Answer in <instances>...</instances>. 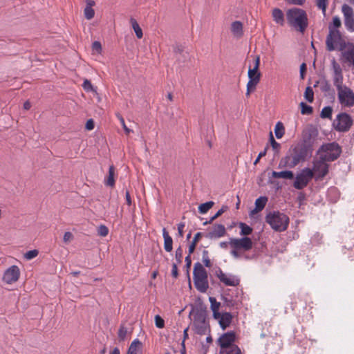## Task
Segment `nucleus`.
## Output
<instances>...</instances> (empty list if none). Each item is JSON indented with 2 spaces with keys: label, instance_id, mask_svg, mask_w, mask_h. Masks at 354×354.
Listing matches in <instances>:
<instances>
[{
  "label": "nucleus",
  "instance_id": "f257e3e1",
  "mask_svg": "<svg viewBox=\"0 0 354 354\" xmlns=\"http://www.w3.org/2000/svg\"><path fill=\"white\" fill-rule=\"evenodd\" d=\"M313 150L307 146L297 142L292 145L286 155L280 160L279 167L294 168L299 163L306 162L312 156Z\"/></svg>",
  "mask_w": 354,
  "mask_h": 354
},
{
  "label": "nucleus",
  "instance_id": "f03ea898",
  "mask_svg": "<svg viewBox=\"0 0 354 354\" xmlns=\"http://www.w3.org/2000/svg\"><path fill=\"white\" fill-rule=\"evenodd\" d=\"M286 19L289 25L301 32H304L308 27V17L305 10L292 8L286 12Z\"/></svg>",
  "mask_w": 354,
  "mask_h": 354
},
{
  "label": "nucleus",
  "instance_id": "7ed1b4c3",
  "mask_svg": "<svg viewBox=\"0 0 354 354\" xmlns=\"http://www.w3.org/2000/svg\"><path fill=\"white\" fill-rule=\"evenodd\" d=\"M348 43L339 30H330L326 38V48L329 52L334 50L342 52L346 48Z\"/></svg>",
  "mask_w": 354,
  "mask_h": 354
},
{
  "label": "nucleus",
  "instance_id": "20e7f679",
  "mask_svg": "<svg viewBox=\"0 0 354 354\" xmlns=\"http://www.w3.org/2000/svg\"><path fill=\"white\" fill-rule=\"evenodd\" d=\"M266 221L274 231L283 232L288 227L289 217L284 213L273 211L266 215Z\"/></svg>",
  "mask_w": 354,
  "mask_h": 354
},
{
  "label": "nucleus",
  "instance_id": "39448f33",
  "mask_svg": "<svg viewBox=\"0 0 354 354\" xmlns=\"http://www.w3.org/2000/svg\"><path fill=\"white\" fill-rule=\"evenodd\" d=\"M193 279L196 288L202 293L206 292L209 288L207 272L199 262L194 264Z\"/></svg>",
  "mask_w": 354,
  "mask_h": 354
},
{
  "label": "nucleus",
  "instance_id": "423d86ee",
  "mask_svg": "<svg viewBox=\"0 0 354 354\" xmlns=\"http://www.w3.org/2000/svg\"><path fill=\"white\" fill-rule=\"evenodd\" d=\"M342 148L336 142L324 143L320 146L317 154L324 158L328 162H333L338 159L342 153Z\"/></svg>",
  "mask_w": 354,
  "mask_h": 354
},
{
  "label": "nucleus",
  "instance_id": "0eeeda50",
  "mask_svg": "<svg viewBox=\"0 0 354 354\" xmlns=\"http://www.w3.org/2000/svg\"><path fill=\"white\" fill-rule=\"evenodd\" d=\"M229 244L232 248L231 255L234 258H239L241 251L246 252L252 248L253 243L250 238L243 236L240 239H230Z\"/></svg>",
  "mask_w": 354,
  "mask_h": 354
},
{
  "label": "nucleus",
  "instance_id": "6e6552de",
  "mask_svg": "<svg viewBox=\"0 0 354 354\" xmlns=\"http://www.w3.org/2000/svg\"><path fill=\"white\" fill-rule=\"evenodd\" d=\"M327 162L328 161L321 156L313 161V168L310 169L313 171V176L315 175L316 180H322L328 174L329 165Z\"/></svg>",
  "mask_w": 354,
  "mask_h": 354
},
{
  "label": "nucleus",
  "instance_id": "1a4fd4ad",
  "mask_svg": "<svg viewBox=\"0 0 354 354\" xmlns=\"http://www.w3.org/2000/svg\"><path fill=\"white\" fill-rule=\"evenodd\" d=\"M353 120L346 113H339L333 122V128L338 132H347L353 125Z\"/></svg>",
  "mask_w": 354,
  "mask_h": 354
},
{
  "label": "nucleus",
  "instance_id": "9d476101",
  "mask_svg": "<svg viewBox=\"0 0 354 354\" xmlns=\"http://www.w3.org/2000/svg\"><path fill=\"white\" fill-rule=\"evenodd\" d=\"M313 178V171L308 167H305L297 174L293 186L297 189H302L308 185Z\"/></svg>",
  "mask_w": 354,
  "mask_h": 354
},
{
  "label": "nucleus",
  "instance_id": "9b49d317",
  "mask_svg": "<svg viewBox=\"0 0 354 354\" xmlns=\"http://www.w3.org/2000/svg\"><path fill=\"white\" fill-rule=\"evenodd\" d=\"M339 102L346 107L354 106V92L348 86H344L337 91Z\"/></svg>",
  "mask_w": 354,
  "mask_h": 354
},
{
  "label": "nucleus",
  "instance_id": "f8f14e48",
  "mask_svg": "<svg viewBox=\"0 0 354 354\" xmlns=\"http://www.w3.org/2000/svg\"><path fill=\"white\" fill-rule=\"evenodd\" d=\"M318 136V131L316 128L310 126L303 131L302 139L299 142L307 146L312 150H314V143Z\"/></svg>",
  "mask_w": 354,
  "mask_h": 354
},
{
  "label": "nucleus",
  "instance_id": "ddd939ff",
  "mask_svg": "<svg viewBox=\"0 0 354 354\" xmlns=\"http://www.w3.org/2000/svg\"><path fill=\"white\" fill-rule=\"evenodd\" d=\"M331 66L333 72V84L336 87L337 91L340 90L346 85L343 84L344 76L342 68L340 65L336 62L335 58L331 60Z\"/></svg>",
  "mask_w": 354,
  "mask_h": 354
},
{
  "label": "nucleus",
  "instance_id": "4468645a",
  "mask_svg": "<svg viewBox=\"0 0 354 354\" xmlns=\"http://www.w3.org/2000/svg\"><path fill=\"white\" fill-rule=\"evenodd\" d=\"M236 340V333L234 331H229L223 333L217 339V344L220 347V351L231 348L234 344Z\"/></svg>",
  "mask_w": 354,
  "mask_h": 354
},
{
  "label": "nucleus",
  "instance_id": "2eb2a0df",
  "mask_svg": "<svg viewBox=\"0 0 354 354\" xmlns=\"http://www.w3.org/2000/svg\"><path fill=\"white\" fill-rule=\"evenodd\" d=\"M342 12L344 17V25L346 29L350 32H354V12L353 8L344 4L342 7Z\"/></svg>",
  "mask_w": 354,
  "mask_h": 354
},
{
  "label": "nucleus",
  "instance_id": "dca6fc26",
  "mask_svg": "<svg viewBox=\"0 0 354 354\" xmlns=\"http://www.w3.org/2000/svg\"><path fill=\"white\" fill-rule=\"evenodd\" d=\"M216 276L219 279L220 281L223 283L225 286H236L240 282L239 279L236 276L225 274L220 268L216 271Z\"/></svg>",
  "mask_w": 354,
  "mask_h": 354
},
{
  "label": "nucleus",
  "instance_id": "f3484780",
  "mask_svg": "<svg viewBox=\"0 0 354 354\" xmlns=\"http://www.w3.org/2000/svg\"><path fill=\"white\" fill-rule=\"evenodd\" d=\"M20 276V270L18 266H12L8 268L4 272L3 280L7 284H12L16 282Z\"/></svg>",
  "mask_w": 354,
  "mask_h": 354
},
{
  "label": "nucleus",
  "instance_id": "a211bd4d",
  "mask_svg": "<svg viewBox=\"0 0 354 354\" xmlns=\"http://www.w3.org/2000/svg\"><path fill=\"white\" fill-rule=\"evenodd\" d=\"M341 60L354 68V44L348 43L345 50L341 52Z\"/></svg>",
  "mask_w": 354,
  "mask_h": 354
},
{
  "label": "nucleus",
  "instance_id": "6ab92c4d",
  "mask_svg": "<svg viewBox=\"0 0 354 354\" xmlns=\"http://www.w3.org/2000/svg\"><path fill=\"white\" fill-rule=\"evenodd\" d=\"M226 234V229L222 224H214L211 231L205 234V237L210 239H216L223 237Z\"/></svg>",
  "mask_w": 354,
  "mask_h": 354
},
{
  "label": "nucleus",
  "instance_id": "aec40b11",
  "mask_svg": "<svg viewBox=\"0 0 354 354\" xmlns=\"http://www.w3.org/2000/svg\"><path fill=\"white\" fill-rule=\"evenodd\" d=\"M195 333L203 335L210 333V327L207 322L194 324Z\"/></svg>",
  "mask_w": 354,
  "mask_h": 354
},
{
  "label": "nucleus",
  "instance_id": "412c9836",
  "mask_svg": "<svg viewBox=\"0 0 354 354\" xmlns=\"http://www.w3.org/2000/svg\"><path fill=\"white\" fill-rule=\"evenodd\" d=\"M233 315L229 312H225L221 320H219L220 327L224 330L230 326L233 319Z\"/></svg>",
  "mask_w": 354,
  "mask_h": 354
},
{
  "label": "nucleus",
  "instance_id": "4be33fe9",
  "mask_svg": "<svg viewBox=\"0 0 354 354\" xmlns=\"http://www.w3.org/2000/svg\"><path fill=\"white\" fill-rule=\"evenodd\" d=\"M162 236L164 239V249L166 252H171L173 250V239L169 236L165 228L162 229Z\"/></svg>",
  "mask_w": 354,
  "mask_h": 354
},
{
  "label": "nucleus",
  "instance_id": "5701e85b",
  "mask_svg": "<svg viewBox=\"0 0 354 354\" xmlns=\"http://www.w3.org/2000/svg\"><path fill=\"white\" fill-rule=\"evenodd\" d=\"M273 20L279 25L283 26L285 24L284 14L279 8H274L272 10Z\"/></svg>",
  "mask_w": 354,
  "mask_h": 354
},
{
  "label": "nucleus",
  "instance_id": "b1692460",
  "mask_svg": "<svg viewBox=\"0 0 354 354\" xmlns=\"http://www.w3.org/2000/svg\"><path fill=\"white\" fill-rule=\"evenodd\" d=\"M272 176L275 178H283L292 180L294 178V174L292 171L286 170L281 171H273L272 172Z\"/></svg>",
  "mask_w": 354,
  "mask_h": 354
},
{
  "label": "nucleus",
  "instance_id": "393cba45",
  "mask_svg": "<svg viewBox=\"0 0 354 354\" xmlns=\"http://www.w3.org/2000/svg\"><path fill=\"white\" fill-rule=\"evenodd\" d=\"M104 184L111 187L115 185V167L113 165H111L109 168V175L104 180Z\"/></svg>",
  "mask_w": 354,
  "mask_h": 354
},
{
  "label": "nucleus",
  "instance_id": "a878e982",
  "mask_svg": "<svg viewBox=\"0 0 354 354\" xmlns=\"http://www.w3.org/2000/svg\"><path fill=\"white\" fill-rule=\"evenodd\" d=\"M231 30L237 37L243 35V24L239 21H235L232 24Z\"/></svg>",
  "mask_w": 354,
  "mask_h": 354
},
{
  "label": "nucleus",
  "instance_id": "bb28decb",
  "mask_svg": "<svg viewBox=\"0 0 354 354\" xmlns=\"http://www.w3.org/2000/svg\"><path fill=\"white\" fill-rule=\"evenodd\" d=\"M206 322V311L203 309L197 310L194 315V324Z\"/></svg>",
  "mask_w": 354,
  "mask_h": 354
},
{
  "label": "nucleus",
  "instance_id": "cd10ccee",
  "mask_svg": "<svg viewBox=\"0 0 354 354\" xmlns=\"http://www.w3.org/2000/svg\"><path fill=\"white\" fill-rule=\"evenodd\" d=\"M268 201L266 196H261L258 198L255 201V209L254 210L258 212L261 211L266 206Z\"/></svg>",
  "mask_w": 354,
  "mask_h": 354
},
{
  "label": "nucleus",
  "instance_id": "c85d7f7f",
  "mask_svg": "<svg viewBox=\"0 0 354 354\" xmlns=\"http://www.w3.org/2000/svg\"><path fill=\"white\" fill-rule=\"evenodd\" d=\"M203 234L202 232H197L192 241L191 242L190 245H189V254H192L195 249H196V245L198 243V242L200 241L201 238L203 236Z\"/></svg>",
  "mask_w": 354,
  "mask_h": 354
},
{
  "label": "nucleus",
  "instance_id": "c756f323",
  "mask_svg": "<svg viewBox=\"0 0 354 354\" xmlns=\"http://www.w3.org/2000/svg\"><path fill=\"white\" fill-rule=\"evenodd\" d=\"M260 80H257V79L250 78L247 84V91L246 95L249 96L251 92L254 91L256 89V86Z\"/></svg>",
  "mask_w": 354,
  "mask_h": 354
},
{
  "label": "nucleus",
  "instance_id": "7c9ffc66",
  "mask_svg": "<svg viewBox=\"0 0 354 354\" xmlns=\"http://www.w3.org/2000/svg\"><path fill=\"white\" fill-rule=\"evenodd\" d=\"M129 333L128 329L124 326V324H121L118 332V337L120 342H123L126 339L127 335Z\"/></svg>",
  "mask_w": 354,
  "mask_h": 354
},
{
  "label": "nucleus",
  "instance_id": "2f4dec72",
  "mask_svg": "<svg viewBox=\"0 0 354 354\" xmlns=\"http://www.w3.org/2000/svg\"><path fill=\"white\" fill-rule=\"evenodd\" d=\"M132 28L136 35V37L139 39H141L143 36L142 30L140 27L139 24L136 21V20L133 18H131L130 19Z\"/></svg>",
  "mask_w": 354,
  "mask_h": 354
},
{
  "label": "nucleus",
  "instance_id": "473e14b6",
  "mask_svg": "<svg viewBox=\"0 0 354 354\" xmlns=\"http://www.w3.org/2000/svg\"><path fill=\"white\" fill-rule=\"evenodd\" d=\"M239 227L241 228L240 234L241 236H248L252 234V228L244 223H239Z\"/></svg>",
  "mask_w": 354,
  "mask_h": 354
},
{
  "label": "nucleus",
  "instance_id": "72a5a7b5",
  "mask_svg": "<svg viewBox=\"0 0 354 354\" xmlns=\"http://www.w3.org/2000/svg\"><path fill=\"white\" fill-rule=\"evenodd\" d=\"M214 205L213 201H208L205 203L201 204L198 206V212L201 214L207 213Z\"/></svg>",
  "mask_w": 354,
  "mask_h": 354
},
{
  "label": "nucleus",
  "instance_id": "f704fd0d",
  "mask_svg": "<svg viewBox=\"0 0 354 354\" xmlns=\"http://www.w3.org/2000/svg\"><path fill=\"white\" fill-rule=\"evenodd\" d=\"M274 133L277 138L280 139L283 137L285 129L283 124L281 122H278L275 125Z\"/></svg>",
  "mask_w": 354,
  "mask_h": 354
},
{
  "label": "nucleus",
  "instance_id": "c9c22d12",
  "mask_svg": "<svg viewBox=\"0 0 354 354\" xmlns=\"http://www.w3.org/2000/svg\"><path fill=\"white\" fill-rule=\"evenodd\" d=\"M341 26L342 22L339 17L337 16L333 17L332 24L328 26V31H330V30H339L338 28L341 27Z\"/></svg>",
  "mask_w": 354,
  "mask_h": 354
},
{
  "label": "nucleus",
  "instance_id": "e433bc0d",
  "mask_svg": "<svg viewBox=\"0 0 354 354\" xmlns=\"http://www.w3.org/2000/svg\"><path fill=\"white\" fill-rule=\"evenodd\" d=\"M320 90L325 93H334V91L331 88V85L329 82L326 80H324L321 82Z\"/></svg>",
  "mask_w": 354,
  "mask_h": 354
},
{
  "label": "nucleus",
  "instance_id": "4c0bfd02",
  "mask_svg": "<svg viewBox=\"0 0 354 354\" xmlns=\"http://www.w3.org/2000/svg\"><path fill=\"white\" fill-rule=\"evenodd\" d=\"M332 113H333V109L332 107L328 106H325L322 109V111H321V113H320V117L322 118H328V119H330L331 120L332 118Z\"/></svg>",
  "mask_w": 354,
  "mask_h": 354
},
{
  "label": "nucleus",
  "instance_id": "58836bf2",
  "mask_svg": "<svg viewBox=\"0 0 354 354\" xmlns=\"http://www.w3.org/2000/svg\"><path fill=\"white\" fill-rule=\"evenodd\" d=\"M299 106L301 107V113L303 115H310L313 111V107L304 102H301Z\"/></svg>",
  "mask_w": 354,
  "mask_h": 354
},
{
  "label": "nucleus",
  "instance_id": "ea45409f",
  "mask_svg": "<svg viewBox=\"0 0 354 354\" xmlns=\"http://www.w3.org/2000/svg\"><path fill=\"white\" fill-rule=\"evenodd\" d=\"M304 97L308 102H313L314 100V92L310 86H307L304 92Z\"/></svg>",
  "mask_w": 354,
  "mask_h": 354
},
{
  "label": "nucleus",
  "instance_id": "a19ab883",
  "mask_svg": "<svg viewBox=\"0 0 354 354\" xmlns=\"http://www.w3.org/2000/svg\"><path fill=\"white\" fill-rule=\"evenodd\" d=\"M220 354H241V351L238 346H233L231 348L219 352Z\"/></svg>",
  "mask_w": 354,
  "mask_h": 354
},
{
  "label": "nucleus",
  "instance_id": "79ce46f5",
  "mask_svg": "<svg viewBox=\"0 0 354 354\" xmlns=\"http://www.w3.org/2000/svg\"><path fill=\"white\" fill-rule=\"evenodd\" d=\"M269 140L272 149L274 150L276 153H278L281 148V145L274 140L272 132H270Z\"/></svg>",
  "mask_w": 354,
  "mask_h": 354
},
{
  "label": "nucleus",
  "instance_id": "37998d69",
  "mask_svg": "<svg viewBox=\"0 0 354 354\" xmlns=\"http://www.w3.org/2000/svg\"><path fill=\"white\" fill-rule=\"evenodd\" d=\"M174 53L176 54V56L178 57V55H182L183 57H185V58H189V55L187 52H185L183 47L181 46H176L174 48Z\"/></svg>",
  "mask_w": 354,
  "mask_h": 354
},
{
  "label": "nucleus",
  "instance_id": "c03bdc74",
  "mask_svg": "<svg viewBox=\"0 0 354 354\" xmlns=\"http://www.w3.org/2000/svg\"><path fill=\"white\" fill-rule=\"evenodd\" d=\"M202 259L204 265L207 268H210L212 266V263L210 262V259L209 258V252L207 250H204L202 253Z\"/></svg>",
  "mask_w": 354,
  "mask_h": 354
},
{
  "label": "nucleus",
  "instance_id": "a18cd8bd",
  "mask_svg": "<svg viewBox=\"0 0 354 354\" xmlns=\"http://www.w3.org/2000/svg\"><path fill=\"white\" fill-rule=\"evenodd\" d=\"M97 235L104 237L109 234V228L104 225H100L97 229Z\"/></svg>",
  "mask_w": 354,
  "mask_h": 354
},
{
  "label": "nucleus",
  "instance_id": "49530a36",
  "mask_svg": "<svg viewBox=\"0 0 354 354\" xmlns=\"http://www.w3.org/2000/svg\"><path fill=\"white\" fill-rule=\"evenodd\" d=\"M255 78L257 79V80H260L261 79V73L259 72V70L254 71V68H251V67H249L248 70V78Z\"/></svg>",
  "mask_w": 354,
  "mask_h": 354
},
{
  "label": "nucleus",
  "instance_id": "de8ad7c7",
  "mask_svg": "<svg viewBox=\"0 0 354 354\" xmlns=\"http://www.w3.org/2000/svg\"><path fill=\"white\" fill-rule=\"evenodd\" d=\"M95 15L94 10L90 6H86L84 8V16L86 19H91Z\"/></svg>",
  "mask_w": 354,
  "mask_h": 354
},
{
  "label": "nucleus",
  "instance_id": "09e8293b",
  "mask_svg": "<svg viewBox=\"0 0 354 354\" xmlns=\"http://www.w3.org/2000/svg\"><path fill=\"white\" fill-rule=\"evenodd\" d=\"M222 299H223V306L230 308L233 307L235 304L234 300L232 298L222 297Z\"/></svg>",
  "mask_w": 354,
  "mask_h": 354
},
{
  "label": "nucleus",
  "instance_id": "8fccbe9b",
  "mask_svg": "<svg viewBox=\"0 0 354 354\" xmlns=\"http://www.w3.org/2000/svg\"><path fill=\"white\" fill-rule=\"evenodd\" d=\"M183 249L180 246H179L176 250V253H175V259H176V263L178 264H180L182 263V259H183Z\"/></svg>",
  "mask_w": 354,
  "mask_h": 354
},
{
  "label": "nucleus",
  "instance_id": "3c124183",
  "mask_svg": "<svg viewBox=\"0 0 354 354\" xmlns=\"http://www.w3.org/2000/svg\"><path fill=\"white\" fill-rule=\"evenodd\" d=\"M328 4V0H317V6L322 9L323 13L325 15L326 7Z\"/></svg>",
  "mask_w": 354,
  "mask_h": 354
},
{
  "label": "nucleus",
  "instance_id": "603ef678",
  "mask_svg": "<svg viewBox=\"0 0 354 354\" xmlns=\"http://www.w3.org/2000/svg\"><path fill=\"white\" fill-rule=\"evenodd\" d=\"M155 324L158 328H162L165 327L164 319L158 315L155 316Z\"/></svg>",
  "mask_w": 354,
  "mask_h": 354
},
{
  "label": "nucleus",
  "instance_id": "864d4df0",
  "mask_svg": "<svg viewBox=\"0 0 354 354\" xmlns=\"http://www.w3.org/2000/svg\"><path fill=\"white\" fill-rule=\"evenodd\" d=\"M209 302L211 304V309L212 310H214L216 309H219V307L221 306L220 302H217L216 299L214 297H210L209 298Z\"/></svg>",
  "mask_w": 354,
  "mask_h": 354
},
{
  "label": "nucleus",
  "instance_id": "5fc2aeb1",
  "mask_svg": "<svg viewBox=\"0 0 354 354\" xmlns=\"http://www.w3.org/2000/svg\"><path fill=\"white\" fill-rule=\"evenodd\" d=\"M117 116H118V119H119V120H120V123H121V124H122V127H123V129H124V130L125 133H126L127 134H129V133H130V132H131V131H132V130H131V129H129V128L127 127V125H126V124H125V122H124V120L123 117H122V115H120V114H118V115H117Z\"/></svg>",
  "mask_w": 354,
  "mask_h": 354
},
{
  "label": "nucleus",
  "instance_id": "6e6d98bb",
  "mask_svg": "<svg viewBox=\"0 0 354 354\" xmlns=\"http://www.w3.org/2000/svg\"><path fill=\"white\" fill-rule=\"evenodd\" d=\"M38 254V251L36 250H30L28 252H27L25 254V257L30 260V259H32L35 257H36Z\"/></svg>",
  "mask_w": 354,
  "mask_h": 354
},
{
  "label": "nucleus",
  "instance_id": "4d7b16f0",
  "mask_svg": "<svg viewBox=\"0 0 354 354\" xmlns=\"http://www.w3.org/2000/svg\"><path fill=\"white\" fill-rule=\"evenodd\" d=\"M268 148H269V147H268V145H267V146L266 147V148L264 149V150H263V151H261V152L259 153V155H258L257 158H256V160H254V165H257V164L259 162L260 159H261L262 157H263V156H265L266 155V153H267V151H268Z\"/></svg>",
  "mask_w": 354,
  "mask_h": 354
},
{
  "label": "nucleus",
  "instance_id": "13d9d810",
  "mask_svg": "<svg viewBox=\"0 0 354 354\" xmlns=\"http://www.w3.org/2000/svg\"><path fill=\"white\" fill-rule=\"evenodd\" d=\"M307 71V66L305 63H302L300 66V77L304 80Z\"/></svg>",
  "mask_w": 354,
  "mask_h": 354
},
{
  "label": "nucleus",
  "instance_id": "bf43d9fd",
  "mask_svg": "<svg viewBox=\"0 0 354 354\" xmlns=\"http://www.w3.org/2000/svg\"><path fill=\"white\" fill-rule=\"evenodd\" d=\"M227 209V206H223L221 209H220L212 218V221L216 220L218 217H219L226 209Z\"/></svg>",
  "mask_w": 354,
  "mask_h": 354
},
{
  "label": "nucleus",
  "instance_id": "052dcab7",
  "mask_svg": "<svg viewBox=\"0 0 354 354\" xmlns=\"http://www.w3.org/2000/svg\"><path fill=\"white\" fill-rule=\"evenodd\" d=\"M218 310L219 309L212 310V313H213L214 318L219 322V320H221L222 316L224 315V313L219 312Z\"/></svg>",
  "mask_w": 354,
  "mask_h": 354
},
{
  "label": "nucleus",
  "instance_id": "680f3d73",
  "mask_svg": "<svg viewBox=\"0 0 354 354\" xmlns=\"http://www.w3.org/2000/svg\"><path fill=\"white\" fill-rule=\"evenodd\" d=\"M73 234L70 232H66L64 234L63 241L65 243H68V242L71 241L73 239Z\"/></svg>",
  "mask_w": 354,
  "mask_h": 354
},
{
  "label": "nucleus",
  "instance_id": "e2e57ef3",
  "mask_svg": "<svg viewBox=\"0 0 354 354\" xmlns=\"http://www.w3.org/2000/svg\"><path fill=\"white\" fill-rule=\"evenodd\" d=\"M178 263H174L172 264V269H171V275L174 278H177L178 277Z\"/></svg>",
  "mask_w": 354,
  "mask_h": 354
},
{
  "label": "nucleus",
  "instance_id": "0e129e2a",
  "mask_svg": "<svg viewBox=\"0 0 354 354\" xmlns=\"http://www.w3.org/2000/svg\"><path fill=\"white\" fill-rule=\"evenodd\" d=\"M288 4L302 6L304 3V0H285Z\"/></svg>",
  "mask_w": 354,
  "mask_h": 354
},
{
  "label": "nucleus",
  "instance_id": "69168bd1",
  "mask_svg": "<svg viewBox=\"0 0 354 354\" xmlns=\"http://www.w3.org/2000/svg\"><path fill=\"white\" fill-rule=\"evenodd\" d=\"M185 225L184 223H180L178 224V234L179 236L183 237L184 234L183 229Z\"/></svg>",
  "mask_w": 354,
  "mask_h": 354
},
{
  "label": "nucleus",
  "instance_id": "338daca9",
  "mask_svg": "<svg viewBox=\"0 0 354 354\" xmlns=\"http://www.w3.org/2000/svg\"><path fill=\"white\" fill-rule=\"evenodd\" d=\"M190 255L191 254H189V253L188 255L185 259V267L187 268V272H189L188 270H189V269L190 268V267L192 266V259H191Z\"/></svg>",
  "mask_w": 354,
  "mask_h": 354
},
{
  "label": "nucleus",
  "instance_id": "774afa93",
  "mask_svg": "<svg viewBox=\"0 0 354 354\" xmlns=\"http://www.w3.org/2000/svg\"><path fill=\"white\" fill-rule=\"evenodd\" d=\"M83 88L86 90V91H90L93 88V86L91 83V82L88 80H85L84 83H83Z\"/></svg>",
  "mask_w": 354,
  "mask_h": 354
}]
</instances>
